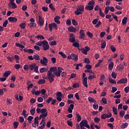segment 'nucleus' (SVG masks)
Listing matches in <instances>:
<instances>
[{
    "label": "nucleus",
    "mask_w": 129,
    "mask_h": 129,
    "mask_svg": "<svg viewBox=\"0 0 129 129\" xmlns=\"http://www.w3.org/2000/svg\"><path fill=\"white\" fill-rule=\"evenodd\" d=\"M83 12H84V6L80 5L79 6H78L77 10L75 12V14L76 16H79V15L83 14Z\"/></svg>",
    "instance_id": "1"
},
{
    "label": "nucleus",
    "mask_w": 129,
    "mask_h": 129,
    "mask_svg": "<svg viewBox=\"0 0 129 129\" xmlns=\"http://www.w3.org/2000/svg\"><path fill=\"white\" fill-rule=\"evenodd\" d=\"M29 69L32 71L34 70L36 73H39V67L35 63H33L29 66Z\"/></svg>",
    "instance_id": "2"
},
{
    "label": "nucleus",
    "mask_w": 129,
    "mask_h": 129,
    "mask_svg": "<svg viewBox=\"0 0 129 129\" xmlns=\"http://www.w3.org/2000/svg\"><path fill=\"white\" fill-rule=\"evenodd\" d=\"M8 7L11 9H17L18 6L16 5L14 0H10V3L8 4Z\"/></svg>",
    "instance_id": "3"
},
{
    "label": "nucleus",
    "mask_w": 129,
    "mask_h": 129,
    "mask_svg": "<svg viewBox=\"0 0 129 129\" xmlns=\"http://www.w3.org/2000/svg\"><path fill=\"white\" fill-rule=\"evenodd\" d=\"M86 76V74L85 73L83 74V84L84 86L85 87H88V85H87V77H85Z\"/></svg>",
    "instance_id": "4"
},
{
    "label": "nucleus",
    "mask_w": 129,
    "mask_h": 129,
    "mask_svg": "<svg viewBox=\"0 0 129 129\" xmlns=\"http://www.w3.org/2000/svg\"><path fill=\"white\" fill-rule=\"evenodd\" d=\"M42 48L44 51H47V50H48V49H50V45H49V44L48 43V41L44 40V42L43 43V44L42 45Z\"/></svg>",
    "instance_id": "5"
},
{
    "label": "nucleus",
    "mask_w": 129,
    "mask_h": 129,
    "mask_svg": "<svg viewBox=\"0 0 129 129\" xmlns=\"http://www.w3.org/2000/svg\"><path fill=\"white\" fill-rule=\"evenodd\" d=\"M87 123H88L87 120H82L80 123L81 129H85V127H84V126L86 125Z\"/></svg>",
    "instance_id": "6"
},
{
    "label": "nucleus",
    "mask_w": 129,
    "mask_h": 129,
    "mask_svg": "<svg viewBox=\"0 0 129 129\" xmlns=\"http://www.w3.org/2000/svg\"><path fill=\"white\" fill-rule=\"evenodd\" d=\"M81 51H82V53H83V54H84L85 55H87V52L90 51V47L88 46H86L85 48L83 47L81 49Z\"/></svg>",
    "instance_id": "7"
},
{
    "label": "nucleus",
    "mask_w": 129,
    "mask_h": 129,
    "mask_svg": "<svg viewBox=\"0 0 129 129\" xmlns=\"http://www.w3.org/2000/svg\"><path fill=\"white\" fill-rule=\"evenodd\" d=\"M58 71H56L55 73H54V75L55 76H57V77H60L61 76V73H62V70H63V69L61 67H58L57 68Z\"/></svg>",
    "instance_id": "8"
},
{
    "label": "nucleus",
    "mask_w": 129,
    "mask_h": 129,
    "mask_svg": "<svg viewBox=\"0 0 129 129\" xmlns=\"http://www.w3.org/2000/svg\"><path fill=\"white\" fill-rule=\"evenodd\" d=\"M112 116V114H111V113H109V114L104 113L101 115V118L102 119H105V118H109V117H111Z\"/></svg>",
    "instance_id": "9"
},
{
    "label": "nucleus",
    "mask_w": 129,
    "mask_h": 129,
    "mask_svg": "<svg viewBox=\"0 0 129 129\" xmlns=\"http://www.w3.org/2000/svg\"><path fill=\"white\" fill-rule=\"evenodd\" d=\"M41 64H43V65H47V63H48V58L46 57H43V59L40 60Z\"/></svg>",
    "instance_id": "10"
},
{
    "label": "nucleus",
    "mask_w": 129,
    "mask_h": 129,
    "mask_svg": "<svg viewBox=\"0 0 129 129\" xmlns=\"http://www.w3.org/2000/svg\"><path fill=\"white\" fill-rule=\"evenodd\" d=\"M127 82V79L126 78H123L120 79V80L117 82V84H122L124 83H126Z\"/></svg>",
    "instance_id": "11"
},
{
    "label": "nucleus",
    "mask_w": 129,
    "mask_h": 129,
    "mask_svg": "<svg viewBox=\"0 0 129 129\" xmlns=\"http://www.w3.org/2000/svg\"><path fill=\"white\" fill-rule=\"evenodd\" d=\"M8 21H9V22H12V23H16V22H18V18L16 17H10L8 18Z\"/></svg>",
    "instance_id": "12"
},
{
    "label": "nucleus",
    "mask_w": 129,
    "mask_h": 129,
    "mask_svg": "<svg viewBox=\"0 0 129 129\" xmlns=\"http://www.w3.org/2000/svg\"><path fill=\"white\" fill-rule=\"evenodd\" d=\"M38 18L39 26H40V27H42V26H44V20L43 19V18H42L41 16H39Z\"/></svg>",
    "instance_id": "13"
},
{
    "label": "nucleus",
    "mask_w": 129,
    "mask_h": 129,
    "mask_svg": "<svg viewBox=\"0 0 129 129\" xmlns=\"http://www.w3.org/2000/svg\"><path fill=\"white\" fill-rule=\"evenodd\" d=\"M54 77H55V76H54V75L50 76H46V79H47V80H49V82L50 83H52V82L54 81Z\"/></svg>",
    "instance_id": "14"
},
{
    "label": "nucleus",
    "mask_w": 129,
    "mask_h": 129,
    "mask_svg": "<svg viewBox=\"0 0 129 129\" xmlns=\"http://www.w3.org/2000/svg\"><path fill=\"white\" fill-rule=\"evenodd\" d=\"M80 39H84L85 38V33H84V30L81 29L80 31Z\"/></svg>",
    "instance_id": "15"
},
{
    "label": "nucleus",
    "mask_w": 129,
    "mask_h": 129,
    "mask_svg": "<svg viewBox=\"0 0 129 129\" xmlns=\"http://www.w3.org/2000/svg\"><path fill=\"white\" fill-rule=\"evenodd\" d=\"M74 109V105L73 104H71L69 107L68 111L70 112V113H72V110H73Z\"/></svg>",
    "instance_id": "16"
},
{
    "label": "nucleus",
    "mask_w": 129,
    "mask_h": 129,
    "mask_svg": "<svg viewBox=\"0 0 129 129\" xmlns=\"http://www.w3.org/2000/svg\"><path fill=\"white\" fill-rule=\"evenodd\" d=\"M68 30L70 33H75L76 32V28L72 26L68 27Z\"/></svg>",
    "instance_id": "17"
},
{
    "label": "nucleus",
    "mask_w": 129,
    "mask_h": 129,
    "mask_svg": "<svg viewBox=\"0 0 129 129\" xmlns=\"http://www.w3.org/2000/svg\"><path fill=\"white\" fill-rule=\"evenodd\" d=\"M122 71L123 70V65L121 63H120L116 68V71Z\"/></svg>",
    "instance_id": "18"
},
{
    "label": "nucleus",
    "mask_w": 129,
    "mask_h": 129,
    "mask_svg": "<svg viewBox=\"0 0 129 129\" xmlns=\"http://www.w3.org/2000/svg\"><path fill=\"white\" fill-rule=\"evenodd\" d=\"M11 73H12V72L11 71H6L3 74V76L4 77H9V76L11 75Z\"/></svg>",
    "instance_id": "19"
},
{
    "label": "nucleus",
    "mask_w": 129,
    "mask_h": 129,
    "mask_svg": "<svg viewBox=\"0 0 129 129\" xmlns=\"http://www.w3.org/2000/svg\"><path fill=\"white\" fill-rule=\"evenodd\" d=\"M72 56V59L73 60H74L75 61H77L78 60V56L77 55L73 53L71 54Z\"/></svg>",
    "instance_id": "20"
},
{
    "label": "nucleus",
    "mask_w": 129,
    "mask_h": 129,
    "mask_svg": "<svg viewBox=\"0 0 129 129\" xmlns=\"http://www.w3.org/2000/svg\"><path fill=\"white\" fill-rule=\"evenodd\" d=\"M113 65H114V63L112 61H110L108 64V69L109 70H112L113 69Z\"/></svg>",
    "instance_id": "21"
},
{
    "label": "nucleus",
    "mask_w": 129,
    "mask_h": 129,
    "mask_svg": "<svg viewBox=\"0 0 129 129\" xmlns=\"http://www.w3.org/2000/svg\"><path fill=\"white\" fill-rule=\"evenodd\" d=\"M60 19H61V17L60 16H56L54 18V22H55V23H57V24H60V23H61V22H60V21H59V20H60Z\"/></svg>",
    "instance_id": "22"
},
{
    "label": "nucleus",
    "mask_w": 129,
    "mask_h": 129,
    "mask_svg": "<svg viewBox=\"0 0 129 129\" xmlns=\"http://www.w3.org/2000/svg\"><path fill=\"white\" fill-rule=\"evenodd\" d=\"M47 116H48V112L42 113V114H40L39 115V119H41V118H43L45 117H47Z\"/></svg>",
    "instance_id": "23"
},
{
    "label": "nucleus",
    "mask_w": 129,
    "mask_h": 129,
    "mask_svg": "<svg viewBox=\"0 0 129 129\" xmlns=\"http://www.w3.org/2000/svg\"><path fill=\"white\" fill-rule=\"evenodd\" d=\"M26 26H27V24H26V23H22L19 25V27H20L23 30H25V29H26Z\"/></svg>",
    "instance_id": "24"
},
{
    "label": "nucleus",
    "mask_w": 129,
    "mask_h": 129,
    "mask_svg": "<svg viewBox=\"0 0 129 129\" xmlns=\"http://www.w3.org/2000/svg\"><path fill=\"white\" fill-rule=\"evenodd\" d=\"M33 58L35 61H38V60H41V58H40V56L38 54H34L33 55Z\"/></svg>",
    "instance_id": "25"
},
{
    "label": "nucleus",
    "mask_w": 129,
    "mask_h": 129,
    "mask_svg": "<svg viewBox=\"0 0 129 129\" xmlns=\"http://www.w3.org/2000/svg\"><path fill=\"white\" fill-rule=\"evenodd\" d=\"M50 71L52 72H53V74H55L56 73V72L57 71V67H51L50 69Z\"/></svg>",
    "instance_id": "26"
},
{
    "label": "nucleus",
    "mask_w": 129,
    "mask_h": 129,
    "mask_svg": "<svg viewBox=\"0 0 129 129\" xmlns=\"http://www.w3.org/2000/svg\"><path fill=\"white\" fill-rule=\"evenodd\" d=\"M76 116L77 117L78 122L81 121V116H80V115L79 114H78V113H76Z\"/></svg>",
    "instance_id": "27"
},
{
    "label": "nucleus",
    "mask_w": 129,
    "mask_h": 129,
    "mask_svg": "<svg viewBox=\"0 0 129 129\" xmlns=\"http://www.w3.org/2000/svg\"><path fill=\"white\" fill-rule=\"evenodd\" d=\"M33 119H34V117L32 116H29L27 117V120H28L29 123H32V120H33Z\"/></svg>",
    "instance_id": "28"
},
{
    "label": "nucleus",
    "mask_w": 129,
    "mask_h": 129,
    "mask_svg": "<svg viewBox=\"0 0 129 129\" xmlns=\"http://www.w3.org/2000/svg\"><path fill=\"white\" fill-rule=\"evenodd\" d=\"M127 22V17H125L122 20V25H125Z\"/></svg>",
    "instance_id": "29"
},
{
    "label": "nucleus",
    "mask_w": 129,
    "mask_h": 129,
    "mask_svg": "<svg viewBox=\"0 0 129 129\" xmlns=\"http://www.w3.org/2000/svg\"><path fill=\"white\" fill-rule=\"evenodd\" d=\"M85 9L87 10V11H92V10H93V6H87L85 7Z\"/></svg>",
    "instance_id": "30"
},
{
    "label": "nucleus",
    "mask_w": 129,
    "mask_h": 129,
    "mask_svg": "<svg viewBox=\"0 0 129 129\" xmlns=\"http://www.w3.org/2000/svg\"><path fill=\"white\" fill-rule=\"evenodd\" d=\"M99 15L102 18H104V17H105V15L104 13H102V10L101 9H99Z\"/></svg>",
    "instance_id": "31"
},
{
    "label": "nucleus",
    "mask_w": 129,
    "mask_h": 129,
    "mask_svg": "<svg viewBox=\"0 0 129 129\" xmlns=\"http://www.w3.org/2000/svg\"><path fill=\"white\" fill-rule=\"evenodd\" d=\"M49 8L51 11H52V12L55 11V8H54V5H53V4H50L49 5Z\"/></svg>",
    "instance_id": "32"
},
{
    "label": "nucleus",
    "mask_w": 129,
    "mask_h": 129,
    "mask_svg": "<svg viewBox=\"0 0 129 129\" xmlns=\"http://www.w3.org/2000/svg\"><path fill=\"white\" fill-rule=\"evenodd\" d=\"M38 84H44L46 83V81L44 79H40L38 82Z\"/></svg>",
    "instance_id": "33"
},
{
    "label": "nucleus",
    "mask_w": 129,
    "mask_h": 129,
    "mask_svg": "<svg viewBox=\"0 0 129 129\" xmlns=\"http://www.w3.org/2000/svg\"><path fill=\"white\" fill-rule=\"evenodd\" d=\"M16 45L17 47H19V48H22V49H24V48H25V45H23L21 44L20 43H16Z\"/></svg>",
    "instance_id": "34"
},
{
    "label": "nucleus",
    "mask_w": 129,
    "mask_h": 129,
    "mask_svg": "<svg viewBox=\"0 0 129 129\" xmlns=\"http://www.w3.org/2000/svg\"><path fill=\"white\" fill-rule=\"evenodd\" d=\"M108 80H109L110 83H112V84H116V81H115V80H114L112 79H110V78H109L108 79Z\"/></svg>",
    "instance_id": "35"
},
{
    "label": "nucleus",
    "mask_w": 129,
    "mask_h": 129,
    "mask_svg": "<svg viewBox=\"0 0 129 129\" xmlns=\"http://www.w3.org/2000/svg\"><path fill=\"white\" fill-rule=\"evenodd\" d=\"M125 113V112L124 111L121 110L119 112V116H120V117H123Z\"/></svg>",
    "instance_id": "36"
},
{
    "label": "nucleus",
    "mask_w": 129,
    "mask_h": 129,
    "mask_svg": "<svg viewBox=\"0 0 129 129\" xmlns=\"http://www.w3.org/2000/svg\"><path fill=\"white\" fill-rule=\"evenodd\" d=\"M44 42H45V40H43L41 42H38L36 43V45L37 46H39L40 47H41V46H43Z\"/></svg>",
    "instance_id": "37"
},
{
    "label": "nucleus",
    "mask_w": 129,
    "mask_h": 129,
    "mask_svg": "<svg viewBox=\"0 0 129 129\" xmlns=\"http://www.w3.org/2000/svg\"><path fill=\"white\" fill-rule=\"evenodd\" d=\"M127 125H128L127 122L123 123L122 124V125H121V127L122 129L125 128V127H126L127 126Z\"/></svg>",
    "instance_id": "38"
},
{
    "label": "nucleus",
    "mask_w": 129,
    "mask_h": 129,
    "mask_svg": "<svg viewBox=\"0 0 129 129\" xmlns=\"http://www.w3.org/2000/svg\"><path fill=\"white\" fill-rule=\"evenodd\" d=\"M113 112L115 115H117V109L115 107H113Z\"/></svg>",
    "instance_id": "39"
},
{
    "label": "nucleus",
    "mask_w": 129,
    "mask_h": 129,
    "mask_svg": "<svg viewBox=\"0 0 129 129\" xmlns=\"http://www.w3.org/2000/svg\"><path fill=\"white\" fill-rule=\"evenodd\" d=\"M37 39H40V40H44V39H45V37H44V36L42 35H38L36 36Z\"/></svg>",
    "instance_id": "40"
},
{
    "label": "nucleus",
    "mask_w": 129,
    "mask_h": 129,
    "mask_svg": "<svg viewBox=\"0 0 129 129\" xmlns=\"http://www.w3.org/2000/svg\"><path fill=\"white\" fill-rule=\"evenodd\" d=\"M72 24H73V25H74V26H78V22L75 19L72 20Z\"/></svg>",
    "instance_id": "41"
},
{
    "label": "nucleus",
    "mask_w": 129,
    "mask_h": 129,
    "mask_svg": "<svg viewBox=\"0 0 129 129\" xmlns=\"http://www.w3.org/2000/svg\"><path fill=\"white\" fill-rule=\"evenodd\" d=\"M106 46V41H104L101 44V48L102 49H104Z\"/></svg>",
    "instance_id": "42"
},
{
    "label": "nucleus",
    "mask_w": 129,
    "mask_h": 129,
    "mask_svg": "<svg viewBox=\"0 0 129 129\" xmlns=\"http://www.w3.org/2000/svg\"><path fill=\"white\" fill-rule=\"evenodd\" d=\"M14 125V128H17L18 126H19V122L18 121H15L13 123Z\"/></svg>",
    "instance_id": "43"
},
{
    "label": "nucleus",
    "mask_w": 129,
    "mask_h": 129,
    "mask_svg": "<svg viewBox=\"0 0 129 129\" xmlns=\"http://www.w3.org/2000/svg\"><path fill=\"white\" fill-rule=\"evenodd\" d=\"M95 4V2H94V1L92 0L89 2L88 4V6H94V4Z\"/></svg>",
    "instance_id": "44"
},
{
    "label": "nucleus",
    "mask_w": 129,
    "mask_h": 129,
    "mask_svg": "<svg viewBox=\"0 0 129 129\" xmlns=\"http://www.w3.org/2000/svg\"><path fill=\"white\" fill-rule=\"evenodd\" d=\"M73 46L76 47V48H79V43L75 42L73 43Z\"/></svg>",
    "instance_id": "45"
},
{
    "label": "nucleus",
    "mask_w": 129,
    "mask_h": 129,
    "mask_svg": "<svg viewBox=\"0 0 129 129\" xmlns=\"http://www.w3.org/2000/svg\"><path fill=\"white\" fill-rule=\"evenodd\" d=\"M67 123L68 124L69 126H73V123L69 120H68L67 121Z\"/></svg>",
    "instance_id": "46"
},
{
    "label": "nucleus",
    "mask_w": 129,
    "mask_h": 129,
    "mask_svg": "<svg viewBox=\"0 0 129 129\" xmlns=\"http://www.w3.org/2000/svg\"><path fill=\"white\" fill-rule=\"evenodd\" d=\"M109 11V7L107 6L105 9L104 13H105V15H107V14H108Z\"/></svg>",
    "instance_id": "47"
},
{
    "label": "nucleus",
    "mask_w": 129,
    "mask_h": 129,
    "mask_svg": "<svg viewBox=\"0 0 129 129\" xmlns=\"http://www.w3.org/2000/svg\"><path fill=\"white\" fill-rule=\"evenodd\" d=\"M58 54L59 55H61V56L62 57V58H65L67 57V56H66V54H64V53H63V52H59Z\"/></svg>",
    "instance_id": "48"
},
{
    "label": "nucleus",
    "mask_w": 129,
    "mask_h": 129,
    "mask_svg": "<svg viewBox=\"0 0 129 129\" xmlns=\"http://www.w3.org/2000/svg\"><path fill=\"white\" fill-rule=\"evenodd\" d=\"M110 49L111 50L112 52H115L116 51V48L113 45H111Z\"/></svg>",
    "instance_id": "49"
},
{
    "label": "nucleus",
    "mask_w": 129,
    "mask_h": 129,
    "mask_svg": "<svg viewBox=\"0 0 129 129\" xmlns=\"http://www.w3.org/2000/svg\"><path fill=\"white\" fill-rule=\"evenodd\" d=\"M93 78H96V76H95V75H90L88 77L89 80H92Z\"/></svg>",
    "instance_id": "50"
},
{
    "label": "nucleus",
    "mask_w": 129,
    "mask_h": 129,
    "mask_svg": "<svg viewBox=\"0 0 129 129\" xmlns=\"http://www.w3.org/2000/svg\"><path fill=\"white\" fill-rule=\"evenodd\" d=\"M49 44L51 46H56V45H57V42H56V41H52L50 42Z\"/></svg>",
    "instance_id": "51"
},
{
    "label": "nucleus",
    "mask_w": 129,
    "mask_h": 129,
    "mask_svg": "<svg viewBox=\"0 0 129 129\" xmlns=\"http://www.w3.org/2000/svg\"><path fill=\"white\" fill-rule=\"evenodd\" d=\"M45 126H46V122H44L43 124L38 127V129H44L45 128Z\"/></svg>",
    "instance_id": "52"
},
{
    "label": "nucleus",
    "mask_w": 129,
    "mask_h": 129,
    "mask_svg": "<svg viewBox=\"0 0 129 129\" xmlns=\"http://www.w3.org/2000/svg\"><path fill=\"white\" fill-rule=\"evenodd\" d=\"M79 83H75L73 85V88H79Z\"/></svg>",
    "instance_id": "53"
},
{
    "label": "nucleus",
    "mask_w": 129,
    "mask_h": 129,
    "mask_svg": "<svg viewBox=\"0 0 129 129\" xmlns=\"http://www.w3.org/2000/svg\"><path fill=\"white\" fill-rule=\"evenodd\" d=\"M39 116H36L34 118V122L35 123H39Z\"/></svg>",
    "instance_id": "54"
},
{
    "label": "nucleus",
    "mask_w": 129,
    "mask_h": 129,
    "mask_svg": "<svg viewBox=\"0 0 129 129\" xmlns=\"http://www.w3.org/2000/svg\"><path fill=\"white\" fill-rule=\"evenodd\" d=\"M69 40L71 43L75 42V37H70Z\"/></svg>",
    "instance_id": "55"
},
{
    "label": "nucleus",
    "mask_w": 129,
    "mask_h": 129,
    "mask_svg": "<svg viewBox=\"0 0 129 129\" xmlns=\"http://www.w3.org/2000/svg\"><path fill=\"white\" fill-rule=\"evenodd\" d=\"M35 111H36V109H35V108H33L30 110L31 115H34V114H35Z\"/></svg>",
    "instance_id": "56"
},
{
    "label": "nucleus",
    "mask_w": 129,
    "mask_h": 129,
    "mask_svg": "<svg viewBox=\"0 0 129 129\" xmlns=\"http://www.w3.org/2000/svg\"><path fill=\"white\" fill-rule=\"evenodd\" d=\"M53 100V98L49 97L46 101V103H50Z\"/></svg>",
    "instance_id": "57"
},
{
    "label": "nucleus",
    "mask_w": 129,
    "mask_h": 129,
    "mask_svg": "<svg viewBox=\"0 0 129 129\" xmlns=\"http://www.w3.org/2000/svg\"><path fill=\"white\" fill-rule=\"evenodd\" d=\"M7 103L8 105L12 104V103H13V101H12V99L8 98L7 99Z\"/></svg>",
    "instance_id": "58"
},
{
    "label": "nucleus",
    "mask_w": 129,
    "mask_h": 129,
    "mask_svg": "<svg viewBox=\"0 0 129 129\" xmlns=\"http://www.w3.org/2000/svg\"><path fill=\"white\" fill-rule=\"evenodd\" d=\"M88 100L90 102H95V99H93L92 97H89Z\"/></svg>",
    "instance_id": "59"
},
{
    "label": "nucleus",
    "mask_w": 129,
    "mask_h": 129,
    "mask_svg": "<svg viewBox=\"0 0 129 129\" xmlns=\"http://www.w3.org/2000/svg\"><path fill=\"white\" fill-rule=\"evenodd\" d=\"M8 24H9V21H8V20H6L3 23V27L4 28H6V27H7V25H8Z\"/></svg>",
    "instance_id": "60"
},
{
    "label": "nucleus",
    "mask_w": 129,
    "mask_h": 129,
    "mask_svg": "<svg viewBox=\"0 0 129 129\" xmlns=\"http://www.w3.org/2000/svg\"><path fill=\"white\" fill-rule=\"evenodd\" d=\"M87 35L89 37V38H92V37H93V34L91 33L89 31L87 32Z\"/></svg>",
    "instance_id": "61"
},
{
    "label": "nucleus",
    "mask_w": 129,
    "mask_h": 129,
    "mask_svg": "<svg viewBox=\"0 0 129 129\" xmlns=\"http://www.w3.org/2000/svg\"><path fill=\"white\" fill-rule=\"evenodd\" d=\"M29 26H30V28H32V27H33V28H35L37 25H36V23H31L29 24Z\"/></svg>",
    "instance_id": "62"
},
{
    "label": "nucleus",
    "mask_w": 129,
    "mask_h": 129,
    "mask_svg": "<svg viewBox=\"0 0 129 129\" xmlns=\"http://www.w3.org/2000/svg\"><path fill=\"white\" fill-rule=\"evenodd\" d=\"M97 23H98V19H95L92 21V24H93L94 25H96Z\"/></svg>",
    "instance_id": "63"
},
{
    "label": "nucleus",
    "mask_w": 129,
    "mask_h": 129,
    "mask_svg": "<svg viewBox=\"0 0 129 129\" xmlns=\"http://www.w3.org/2000/svg\"><path fill=\"white\" fill-rule=\"evenodd\" d=\"M94 121L95 122H99V121H100V118H99L97 117H96L94 118Z\"/></svg>",
    "instance_id": "64"
}]
</instances>
